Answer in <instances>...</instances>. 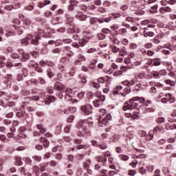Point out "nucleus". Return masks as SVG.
I'll return each instance as SVG.
<instances>
[{"instance_id":"nucleus-35","label":"nucleus","mask_w":176,"mask_h":176,"mask_svg":"<svg viewBox=\"0 0 176 176\" xmlns=\"http://www.w3.org/2000/svg\"><path fill=\"white\" fill-rule=\"evenodd\" d=\"M112 50L113 53H118L119 52H120V50H119V48L117 47L116 46H113Z\"/></svg>"},{"instance_id":"nucleus-9","label":"nucleus","mask_w":176,"mask_h":176,"mask_svg":"<svg viewBox=\"0 0 176 176\" xmlns=\"http://www.w3.org/2000/svg\"><path fill=\"white\" fill-rule=\"evenodd\" d=\"M55 90H58V91H63V90H65V86L61 82H56L55 84Z\"/></svg>"},{"instance_id":"nucleus-25","label":"nucleus","mask_w":176,"mask_h":176,"mask_svg":"<svg viewBox=\"0 0 176 176\" xmlns=\"http://www.w3.org/2000/svg\"><path fill=\"white\" fill-rule=\"evenodd\" d=\"M135 159H145V157H146V155L140 154L139 155H135Z\"/></svg>"},{"instance_id":"nucleus-55","label":"nucleus","mask_w":176,"mask_h":176,"mask_svg":"<svg viewBox=\"0 0 176 176\" xmlns=\"http://www.w3.org/2000/svg\"><path fill=\"white\" fill-rule=\"evenodd\" d=\"M149 23H151V21L148 19L142 21V25H146L147 24H149Z\"/></svg>"},{"instance_id":"nucleus-58","label":"nucleus","mask_w":176,"mask_h":176,"mask_svg":"<svg viewBox=\"0 0 176 176\" xmlns=\"http://www.w3.org/2000/svg\"><path fill=\"white\" fill-rule=\"evenodd\" d=\"M65 30H66L65 28H60L59 29L57 30V32H61V33H63V32H65Z\"/></svg>"},{"instance_id":"nucleus-57","label":"nucleus","mask_w":176,"mask_h":176,"mask_svg":"<svg viewBox=\"0 0 176 176\" xmlns=\"http://www.w3.org/2000/svg\"><path fill=\"white\" fill-rule=\"evenodd\" d=\"M48 74V76L49 78H53V76H54V74H53V72L50 70H48L47 72Z\"/></svg>"},{"instance_id":"nucleus-19","label":"nucleus","mask_w":176,"mask_h":176,"mask_svg":"<svg viewBox=\"0 0 176 176\" xmlns=\"http://www.w3.org/2000/svg\"><path fill=\"white\" fill-rule=\"evenodd\" d=\"M155 170V166H147V171H148V173H153V170Z\"/></svg>"},{"instance_id":"nucleus-12","label":"nucleus","mask_w":176,"mask_h":176,"mask_svg":"<svg viewBox=\"0 0 176 176\" xmlns=\"http://www.w3.org/2000/svg\"><path fill=\"white\" fill-rule=\"evenodd\" d=\"M52 100H54V97H53L52 96H48L46 100H45V104L46 105H50Z\"/></svg>"},{"instance_id":"nucleus-16","label":"nucleus","mask_w":176,"mask_h":176,"mask_svg":"<svg viewBox=\"0 0 176 176\" xmlns=\"http://www.w3.org/2000/svg\"><path fill=\"white\" fill-rule=\"evenodd\" d=\"M165 97H169L168 101L170 104H173V102H174L175 101V100L171 97V94H166Z\"/></svg>"},{"instance_id":"nucleus-43","label":"nucleus","mask_w":176,"mask_h":176,"mask_svg":"<svg viewBox=\"0 0 176 176\" xmlns=\"http://www.w3.org/2000/svg\"><path fill=\"white\" fill-rule=\"evenodd\" d=\"M126 54H127V52H126V50H122L120 51V56H126Z\"/></svg>"},{"instance_id":"nucleus-39","label":"nucleus","mask_w":176,"mask_h":176,"mask_svg":"<svg viewBox=\"0 0 176 176\" xmlns=\"http://www.w3.org/2000/svg\"><path fill=\"white\" fill-rule=\"evenodd\" d=\"M166 83H167V85H170V86H174L175 85V82H174L171 80H167Z\"/></svg>"},{"instance_id":"nucleus-23","label":"nucleus","mask_w":176,"mask_h":176,"mask_svg":"<svg viewBox=\"0 0 176 176\" xmlns=\"http://www.w3.org/2000/svg\"><path fill=\"white\" fill-rule=\"evenodd\" d=\"M90 160H87L85 162H84V167L85 168H89V167H90Z\"/></svg>"},{"instance_id":"nucleus-56","label":"nucleus","mask_w":176,"mask_h":176,"mask_svg":"<svg viewBox=\"0 0 176 176\" xmlns=\"http://www.w3.org/2000/svg\"><path fill=\"white\" fill-rule=\"evenodd\" d=\"M70 5L72 6H76L78 5V2L71 0L70 1Z\"/></svg>"},{"instance_id":"nucleus-3","label":"nucleus","mask_w":176,"mask_h":176,"mask_svg":"<svg viewBox=\"0 0 176 176\" xmlns=\"http://www.w3.org/2000/svg\"><path fill=\"white\" fill-rule=\"evenodd\" d=\"M112 119V117L111 116V114H107V115H102L99 118V124L100 126H107V124L111 122V120Z\"/></svg>"},{"instance_id":"nucleus-20","label":"nucleus","mask_w":176,"mask_h":176,"mask_svg":"<svg viewBox=\"0 0 176 176\" xmlns=\"http://www.w3.org/2000/svg\"><path fill=\"white\" fill-rule=\"evenodd\" d=\"M138 78L140 79H146V74L145 73H140L138 74Z\"/></svg>"},{"instance_id":"nucleus-4","label":"nucleus","mask_w":176,"mask_h":176,"mask_svg":"<svg viewBox=\"0 0 176 176\" xmlns=\"http://www.w3.org/2000/svg\"><path fill=\"white\" fill-rule=\"evenodd\" d=\"M63 93L66 100H72V97H74V91H72V89L69 87L65 88Z\"/></svg>"},{"instance_id":"nucleus-29","label":"nucleus","mask_w":176,"mask_h":176,"mask_svg":"<svg viewBox=\"0 0 176 176\" xmlns=\"http://www.w3.org/2000/svg\"><path fill=\"white\" fill-rule=\"evenodd\" d=\"M67 23H68L69 24H71L72 23L74 22V18L72 17V16H69V15H67Z\"/></svg>"},{"instance_id":"nucleus-17","label":"nucleus","mask_w":176,"mask_h":176,"mask_svg":"<svg viewBox=\"0 0 176 176\" xmlns=\"http://www.w3.org/2000/svg\"><path fill=\"white\" fill-rule=\"evenodd\" d=\"M77 149H89V146L85 144H80L77 146Z\"/></svg>"},{"instance_id":"nucleus-53","label":"nucleus","mask_w":176,"mask_h":176,"mask_svg":"<svg viewBox=\"0 0 176 176\" xmlns=\"http://www.w3.org/2000/svg\"><path fill=\"white\" fill-rule=\"evenodd\" d=\"M16 80L20 82V80H23V74H18L16 76Z\"/></svg>"},{"instance_id":"nucleus-41","label":"nucleus","mask_w":176,"mask_h":176,"mask_svg":"<svg viewBox=\"0 0 176 176\" xmlns=\"http://www.w3.org/2000/svg\"><path fill=\"white\" fill-rule=\"evenodd\" d=\"M24 76H28V69H26V68H24L23 69V71H22Z\"/></svg>"},{"instance_id":"nucleus-32","label":"nucleus","mask_w":176,"mask_h":176,"mask_svg":"<svg viewBox=\"0 0 176 176\" xmlns=\"http://www.w3.org/2000/svg\"><path fill=\"white\" fill-rule=\"evenodd\" d=\"M130 49H132V50H134L135 49H137V47H138V45H137V44L135 43H131L129 45Z\"/></svg>"},{"instance_id":"nucleus-59","label":"nucleus","mask_w":176,"mask_h":176,"mask_svg":"<svg viewBox=\"0 0 176 176\" xmlns=\"http://www.w3.org/2000/svg\"><path fill=\"white\" fill-rule=\"evenodd\" d=\"M79 58V61H86V58H85V56L83 55H80Z\"/></svg>"},{"instance_id":"nucleus-26","label":"nucleus","mask_w":176,"mask_h":176,"mask_svg":"<svg viewBox=\"0 0 176 176\" xmlns=\"http://www.w3.org/2000/svg\"><path fill=\"white\" fill-rule=\"evenodd\" d=\"M40 65L41 67H45V65H50V63L49 62H45V60L40 61Z\"/></svg>"},{"instance_id":"nucleus-38","label":"nucleus","mask_w":176,"mask_h":176,"mask_svg":"<svg viewBox=\"0 0 176 176\" xmlns=\"http://www.w3.org/2000/svg\"><path fill=\"white\" fill-rule=\"evenodd\" d=\"M75 117L74 116H69L68 118H67V122L68 123H72V122L74 120V118Z\"/></svg>"},{"instance_id":"nucleus-33","label":"nucleus","mask_w":176,"mask_h":176,"mask_svg":"<svg viewBox=\"0 0 176 176\" xmlns=\"http://www.w3.org/2000/svg\"><path fill=\"white\" fill-rule=\"evenodd\" d=\"M23 61H25V60H28V58H30V55L27 53H24L23 54Z\"/></svg>"},{"instance_id":"nucleus-27","label":"nucleus","mask_w":176,"mask_h":176,"mask_svg":"<svg viewBox=\"0 0 176 176\" xmlns=\"http://www.w3.org/2000/svg\"><path fill=\"white\" fill-rule=\"evenodd\" d=\"M153 45L152 44V43H146V44H144V47L146 49H151V47H153Z\"/></svg>"},{"instance_id":"nucleus-44","label":"nucleus","mask_w":176,"mask_h":176,"mask_svg":"<svg viewBox=\"0 0 176 176\" xmlns=\"http://www.w3.org/2000/svg\"><path fill=\"white\" fill-rule=\"evenodd\" d=\"M100 102H104V100H105V96H99L98 99Z\"/></svg>"},{"instance_id":"nucleus-60","label":"nucleus","mask_w":176,"mask_h":176,"mask_svg":"<svg viewBox=\"0 0 176 176\" xmlns=\"http://www.w3.org/2000/svg\"><path fill=\"white\" fill-rule=\"evenodd\" d=\"M12 58H19V57H20V56L17 53H13L12 54Z\"/></svg>"},{"instance_id":"nucleus-64","label":"nucleus","mask_w":176,"mask_h":176,"mask_svg":"<svg viewBox=\"0 0 176 176\" xmlns=\"http://www.w3.org/2000/svg\"><path fill=\"white\" fill-rule=\"evenodd\" d=\"M129 175H132V176L135 175V170H129Z\"/></svg>"},{"instance_id":"nucleus-30","label":"nucleus","mask_w":176,"mask_h":176,"mask_svg":"<svg viewBox=\"0 0 176 176\" xmlns=\"http://www.w3.org/2000/svg\"><path fill=\"white\" fill-rule=\"evenodd\" d=\"M173 149H174V148L173 147V145H171V144H168L166 146V150L168 151V153H171V152L170 151H173Z\"/></svg>"},{"instance_id":"nucleus-15","label":"nucleus","mask_w":176,"mask_h":176,"mask_svg":"<svg viewBox=\"0 0 176 176\" xmlns=\"http://www.w3.org/2000/svg\"><path fill=\"white\" fill-rule=\"evenodd\" d=\"M37 129L38 130H40V133H41V134L46 133V129H45V128H43V126H42V124H38Z\"/></svg>"},{"instance_id":"nucleus-50","label":"nucleus","mask_w":176,"mask_h":176,"mask_svg":"<svg viewBox=\"0 0 176 176\" xmlns=\"http://www.w3.org/2000/svg\"><path fill=\"white\" fill-rule=\"evenodd\" d=\"M81 71H83L84 72H88L89 71V67L86 66H82L81 67Z\"/></svg>"},{"instance_id":"nucleus-37","label":"nucleus","mask_w":176,"mask_h":176,"mask_svg":"<svg viewBox=\"0 0 176 176\" xmlns=\"http://www.w3.org/2000/svg\"><path fill=\"white\" fill-rule=\"evenodd\" d=\"M63 41L62 40H60V39L56 40L55 41V45H56V46H60V45H63Z\"/></svg>"},{"instance_id":"nucleus-2","label":"nucleus","mask_w":176,"mask_h":176,"mask_svg":"<svg viewBox=\"0 0 176 176\" xmlns=\"http://www.w3.org/2000/svg\"><path fill=\"white\" fill-rule=\"evenodd\" d=\"M134 100V97L129 100V102L124 103L123 106V109L124 111H127V109H134V108H137L138 107V103L135 102Z\"/></svg>"},{"instance_id":"nucleus-10","label":"nucleus","mask_w":176,"mask_h":176,"mask_svg":"<svg viewBox=\"0 0 176 176\" xmlns=\"http://www.w3.org/2000/svg\"><path fill=\"white\" fill-rule=\"evenodd\" d=\"M90 39V37L88 36H85L82 39L80 40L79 41V45L80 46H85V43H87V42H89V40Z\"/></svg>"},{"instance_id":"nucleus-52","label":"nucleus","mask_w":176,"mask_h":176,"mask_svg":"<svg viewBox=\"0 0 176 176\" xmlns=\"http://www.w3.org/2000/svg\"><path fill=\"white\" fill-rule=\"evenodd\" d=\"M25 10H34V6H28L25 8Z\"/></svg>"},{"instance_id":"nucleus-22","label":"nucleus","mask_w":176,"mask_h":176,"mask_svg":"<svg viewBox=\"0 0 176 176\" xmlns=\"http://www.w3.org/2000/svg\"><path fill=\"white\" fill-rule=\"evenodd\" d=\"M160 76H166L167 75V71L166 69L161 70L160 72Z\"/></svg>"},{"instance_id":"nucleus-51","label":"nucleus","mask_w":176,"mask_h":176,"mask_svg":"<svg viewBox=\"0 0 176 176\" xmlns=\"http://www.w3.org/2000/svg\"><path fill=\"white\" fill-rule=\"evenodd\" d=\"M146 54L147 56H153V54H155V52H153V51L148 50V51L146 52Z\"/></svg>"},{"instance_id":"nucleus-48","label":"nucleus","mask_w":176,"mask_h":176,"mask_svg":"<svg viewBox=\"0 0 176 176\" xmlns=\"http://www.w3.org/2000/svg\"><path fill=\"white\" fill-rule=\"evenodd\" d=\"M161 129L160 127L156 126L155 128L153 129V132L154 133H160Z\"/></svg>"},{"instance_id":"nucleus-14","label":"nucleus","mask_w":176,"mask_h":176,"mask_svg":"<svg viewBox=\"0 0 176 176\" xmlns=\"http://www.w3.org/2000/svg\"><path fill=\"white\" fill-rule=\"evenodd\" d=\"M107 156H111V153L107 151L106 153H104V157H102L101 159L102 163H107Z\"/></svg>"},{"instance_id":"nucleus-42","label":"nucleus","mask_w":176,"mask_h":176,"mask_svg":"<svg viewBox=\"0 0 176 176\" xmlns=\"http://www.w3.org/2000/svg\"><path fill=\"white\" fill-rule=\"evenodd\" d=\"M33 159H34V160L38 162H39L42 160V157H39V156H34V157H33Z\"/></svg>"},{"instance_id":"nucleus-6","label":"nucleus","mask_w":176,"mask_h":176,"mask_svg":"<svg viewBox=\"0 0 176 176\" xmlns=\"http://www.w3.org/2000/svg\"><path fill=\"white\" fill-rule=\"evenodd\" d=\"M124 63L126 64V66H121V71H124L127 68L129 69H131V68H133V64H131V60L130 59V58H125L124 60Z\"/></svg>"},{"instance_id":"nucleus-5","label":"nucleus","mask_w":176,"mask_h":176,"mask_svg":"<svg viewBox=\"0 0 176 176\" xmlns=\"http://www.w3.org/2000/svg\"><path fill=\"white\" fill-rule=\"evenodd\" d=\"M81 111L84 115H90L93 112V107L91 104H85L81 106Z\"/></svg>"},{"instance_id":"nucleus-46","label":"nucleus","mask_w":176,"mask_h":176,"mask_svg":"<svg viewBox=\"0 0 176 176\" xmlns=\"http://www.w3.org/2000/svg\"><path fill=\"white\" fill-rule=\"evenodd\" d=\"M116 174H118V173H116V171H115V170L109 171V176L116 175Z\"/></svg>"},{"instance_id":"nucleus-31","label":"nucleus","mask_w":176,"mask_h":176,"mask_svg":"<svg viewBox=\"0 0 176 176\" xmlns=\"http://www.w3.org/2000/svg\"><path fill=\"white\" fill-rule=\"evenodd\" d=\"M120 157L122 160H124V161H127L129 159V157L127 155H120Z\"/></svg>"},{"instance_id":"nucleus-7","label":"nucleus","mask_w":176,"mask_h":176,"mask_svg":"<svg viewBox=\"0 0 176 176\" xmlns=\"http://www.w3.org/2000/svg\"><path fill=\"white\" fill-rule=\"evenodd\" d=\"M29 67L30 68H35V71H37V72H42V69L38 67V63H36L35 61H30L29 63Z\"/></svg>"},{"instance_id":"nucleus-63","label":"nucleus","mask_w":176,"mask_h":176,"mask_svg":"<svg viewBox=\"0 0 176 176\" xmlns=\"http://www.w3.org/2000/svg\"><path fill=\"white\" fill-rule=\"evenodd\" d=\"M6 10H12L13 9V6H6L5 7Z\"/></svg>"},{"instance_id":"nucleus-61","label":"nucleus","mask_w":176,"mask_h":176,"mask_svg":"<svg viewBox=\"0 0 176 176\" xmlns=\"http://www.w3.org/2000/svg\"><path fill=\"white\" fill-rule=\"evenodd\" d=\"M93 52H97V49H96V48H89L87 51V53H93Z\"/></svg>"},{"instance_id":"nucleus-21","label":"nucleus","mask_w":176,"mask_h":176,"mask_svg":"<svg viewBox=\"0 0 176 176\" xmlns=\"http://www.w3.org/2000/svg\"><path fill=\"white\" fill-rule=\"evenodd\" d=\"M153 65L155 67H159V65L162 64V62L159 60H156V59H153Z\"/></svg>"},{"instance_id":"nucleus-62","label":"nucleus","mask_w":176,"mask_h":176,"mask_svg":"<svg viewBox=\"0 0 176 176\" xmlns=\"http://www.w3.org/2000/svg\"><path fill=\"white\" fill-rule=\"evenodd\" d=\"M163 10L164 12H171V9L170 8V7H164L163 8Z\"/></svg>"},{"instance_id":"nucleus-1","label":"nucleus","mask_w":176,"mask_h":176,"mask_svg":"<svg viewBox=\"0 0 176 176\" xmlns=\"http://www.w3.org/2000/svg\"><path fill=\"white\" fill-rule=\"evenodd\" d=\"M39 38H41V36L38 34H36V36L29 34L27 38L22 39L21 44L23 46H27L30 42L32 45H38V40Z\"/></svg>"},{"instance_id":"nucleus-34","label":"nucleus","mask_w":176,"mask_h":176,"mask_svg":"<svg viewBox=\"0 0 176 176\" xmlns=\"http://www.w3.org/2000/svg\"><path fill=\"white\" fill-rule=\"evenodd\" d=\"M139 172L140 173V174H145L146 173V169H145V168L144 167H141L139 169Z\"/></svg>"},{"instance_id":"nucleus-24","label":"nucleus","mask_w":176,"mask_h":176,"mask_svg":"<svg viewBox=\"0 0 176 176\" xmlns=\"http://www.w3.org/2000/svg\"><path fill=\"white\" fill-rule=\"evenodd\" d=\"M153 78H155L156 79H159L160 78V75L159 72H153Z\"/></svg>"},{"instance_id":"nucleus-28","label":"nucleus","mask_w":176,"mask_h":176,"mask_svg":"<svg viewBox=\"0 0 176 176\" xmlns=\"http://www.w3.org/2000/svg\"><path fill=\"white\" fill-rule=\"evenodd\" d=\"M69 111L70 113H75V112H76V107H69Z\"/></svg>"},{"instance_id":"nucleus-54","label":"nucleus","mask_w":176,"mask_h":176,"mask_svg":"<svg viewBox=\"0 0 176 176\" xmlns=\"http://www.w3.org/2000/svg\"><path fill=\"white\" fill-rule=\"evenodd\" d=\"M31 100H32V101H38V100H39V96H32Z\"/></svg>"},{"instance_id":"nucleus-18","label":"nucleus","mask_w":176,"mask_h":176,"mask_svg":"<svg viewBox=\"0 0 176 176\" xmlns=\"http://www.w3.org/2000/svg\"><path fill=\"white\" fill-rule=\"evenodd\" d=\"M94 107H100V105H102V102L100 101V100L97 99L94 101Z\"/></svg>"},{"instance_id":"nucleus-11","label":"nucleus","mask_w":176,"mask_h":176,"mask_svg":"<svg viewBox=\"0 0 176 176\" xmlns=\"http://www.w3.org/2000/svg\"><path fill=\"white\" fill-rule=\"evenodd\" d=\"M6 60V58H0V67H3L4 65H6V67H12V63H5V60Z\"/></svg>"},{"instance_id":"nucleus-47","label":"nucleus","mask_w":176,"mask_h":176,"mask_svg":"<svg viewBox=\"0 0 176 176\" xmlns=\"http://www.w3.org/2000/svg\"><path fill=\"white\" fill-rule=\"evenodd\" d=\"M126 21H129V23H133V21H134V18L128 16L126 18Z\"/></svg>"},{"instance_id":"nucleus-36","label":"nucleus","mask_w":176,"mask_h":176,"mask_svg":"<svg viewBox=\"0 0 176 176\" xmlns=\"http://www.w3.org/2000/svg\"><path fill=\"white\" fill-rule=\"evenodd\" d=\"M16 166H22L23 165V162H21V159L17 158L16 162Z\"/></svg>"},{"instance_id":"nucleus-49","label":"nucleus","mask_w":176,"mask_h":176,"mask_svg":"<svg viewBox=\"0 0 176 176\" xmlns=\"http://www.w3.org/2000/svg\"><path fill=\"white\" fill-rule=\"evenodd\" d=\"M134 85H137V81H135V80H132L129 81V87L134 86Z\"/></svg>"},{"instance_id":"nucleus-40","label":"nucleus","mask_w":176,"mask_h":176,"mask_svg":"<svg viewBox=\"0 0 176 176\" xmlns=\"http://www.w3.org/2000/svg\"><path fill=\"white\" fill-rule=\"evenodd\" d=\"M157 123H164V118H163V117H160V118L157 120Z\"/></svg>"},{"instance_id":"nucleus-45","label":"nucleus","mask_w":176,"mask_h":176,"mask_svg":"<svg viewBox=\"0 0 176 176\" xmlns=\"http://www.w3.org/2000/svg\"><path fill=\"white\" fill-rule=\"evenodd\" d=\"M34 171L35 173V174L36 175V176L38 175V173H39V168L38 166H34Z\"/></svg>"},{"instance_id":"nucleus-8","label":"nucleus","mask_w":176,"mask_h":176,"mask_svg":"<svg viewBox=\"0 0 176 176\" xmlns=\"http://www.w3.org/2000/svg\"><path fill=\"white\" fill-rule=\"evenodd\" d=\"M76 17L80 21H85V20L87 19V16H86V14H83V12H78L76 14Z\"/></svg>"},{"instance_id":"nucleus-13","label":"nucleus","mask_w":176,"mask_h":176,"mask_svg":"<svg viewBox=\"0 0 176 176\" xmlns=\"http://www.w3.org/2000/svg\"><path fill=\"white\" fill-rule=\"evenodd\" d=\"M133 100L139 101L141 104H145V98L143 97L136 96Z\"/></svg>"}]
</instances>
